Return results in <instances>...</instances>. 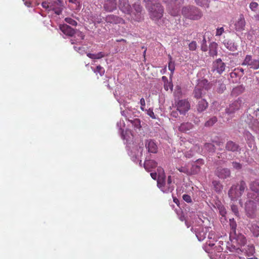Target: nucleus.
Listing matches in <instances>:
<instances>
[{"label":"nucleus","instance_id":"nucleus-1","mask_svg":"<svg viewBox=\"0 0 259 259\" xmlns=\"http://www.w3.org/2000/svg\"><path fill=\"white\" fill-rule=\"evenodd\" d=\"M117 126L120 131L121 137L126 144V149L131 159L135 163L139 162V164L141 165V157L142 155L143 148L138 146L136 143L133 142V136L131 131L127 130L124 131L122 130V127L125 126V123L123 120H120L117 122Z\"/></svg>","mask_w":259,"mask_h":259},{"label":"nucleus","instance_id":"nucleus-11","mask_svg":"<svg viewBox=\"0 0 259 259\" xmlns=\"http://www.w3.org/2000/svg\"><path fill=\"white\" fill-rule=\"evenodd\" d=\"M177 109L180 114H185L190 108V104L186 99L179 100L177 104Z\"/></svg>","mask_w":259,"mask_h":259},{"label":"nucleus","instance_id":"nucleus-37","mask_svg":"<svg viewBox=\"0 0 259 259\" xmlns=\"http://www.w3.org/2000/svg\"><path fill=\"white\" fill-rule=\"evenodd\" d=\"M215 87L219 93H222L226 90V85L221 80L217 81Z\"/></svg>","mask_w":259,"mask_h":259},{"label":"nucleus","instance_id":"nucleus-63","mask_svg":"<svg viewBox=\"0 0 259 259\" xmlns=\"http://www.w3.org/2000/svg\"><path fill=\"white\" fill-rule=\"evenodd\" d=\"M223 205L222 204V203H221V202L219 200H217L215 202V203H214V206L216 208H217L218 209H219L220 207H221L222 206H223Z\"/></svg>","mask_w":259,"mask_h":259},{"label":"nucleus","instance_id":"nucleus-47","mask_svg":"<svg viewBox=\"0 0 259 259\" xmlns=\"http://www.w3.org/2000/svg\"><path fill=\"white\" fill-rule=\"evenodd\" d=\"M93 70L95 73H99L101 76H102L105 73V69L100 65L97 67L96 69Z\"/></svg>","mask_w":259,"mask_h":259},{"label":"nucleus","instance_id":"nucleus-18","mask_svg":"<svg viewBox=\"0 0 259 259\" xmlns=\"http://www.w3.org/2000/svg\"><path fill=\"white\" fill-rule=\"evenodd\" d=\"M104 20L108 24H117L124 23V20L122 18L113 14L107 15Z\"/></svg>","mask_w":259,"mask_h":259},{"label":"nucleus","instance_id":"nucleus-40","mask_svg":"<svg viewBox=\"0 0 259 259\" xmlns=\"http://www.w3.org/2000/svg\"><path fill=\"white\" fill-rule=\"evenodd\" d=\"M215 147L212 143H205L203 147V150L209 153H213L215 151Z\"/></svg>","mask_w":259,"mask_h":259},{"label":"nucleus","instance_id":"nucleus-53","mask_svg":"<svg viewBox=\"0 0 259 259\" xmlns=\"http://www.w3.org/2000/svg\"><path fill=\"white\" fill-rule=\"evenodd\" d=\"M258 4L256 2H251L249 5L250 9L253 11H255L257 8Z\"/></svg>","mask_w":259,"mask_h":259},{"label":"nucleus","instance_id":"nucleus-42","mask_svg":"<svg viewBox=\"0 0 259 259\" xmlns=\"http://www.w3.org/2000/svg\"><path fill=\"white\" fill-rule=\"evenodd\" d=\"M244 136L246 140L249 143H252L254 141V137L248 131H245Z\"/></svg>","mask_w":259,"mask_h":259},{"label":"nucleus","instance_id":"nucleus-64","mask_svg":"<svg viewBox=\"0 0 259 259\" xmlns=\"http://www.w3.org/2000/svg\"><path fill=\"white\" fill-rule=\"evenodd\" d=\"M241 88L240 87H237V88H235L234 89H233V91H232V93L233 94H234L235 93H237L238 92H241L242 91H241Z\"/></svg>","mask_w":259,"mask_h":259},{"label":"nucleus","instance_id":"nucleus-28","mask_svg":"<svg viewBox=\"0 0 259 259\" xmlns=\"http://www.w3.org/2000/svg\"><path fill=\"white\" fill-rule=\"evenodd\" d=\"M193 127V124L191 122H184L181 124L179 127L180 132L186 133Z\"/></svg>","mask_w":259,"mask_h":259},{"label":"nucleus","instance_id":"nucleus-30","mask_svg":"<svg viewBox=\"0 0 259 259\" xmlns=\"http://www.w3.org/2000/svg\"><path fill=\"white\" fill-rule=\"evenodd\" d=\"M230 239L232 241H233V240H235L237 243L241 246H244L246 242V238L241 234L238 235L236 234L235 238H230Z\"/></svg>","mask_w":259,"mask_h":259},{"label":"nucleus","instance_id":"nucleus-56","mask_svg":"<svg viewBox=\"0 0 259 259\" xmlns=\"http://www.w3.org/2000/svg\"><path fill=\"white\" fill-rule=\"evenodd\" d=\"M219 210L220 214L223 216L225 217L226 214V210L224 205L222 206L218 209Z\"/></svg>","mask_w":259,"mask_h":259},{"label":"nucleus","instance_id":"nucleus-59","mask_svg":"<svg viewBox=\"0 0 259 259\" xmlns=\"http://www.w3.org/2000/svg\"><path fill=\"white\" fill-rule=\"evenodd\" d=\"M74 49L75 51H76L81 54H83L85 52L84 50L80 47H77V46H74Z\"/></svg>","mask_w":259,"mask_h":259},{"label":"nucleus","instance_id":"nucleus-23","mask_svg":"<svg viewBox=\"0 0 259 259\" xmlns=\"http://www.w3.org/2000/svg\"><path fill=\"white\" fill-rule=\"evenodd\" d=\"M73 38H71L70 41L72 44L80 43L84 39V35L83 33L80 31L75 30Z\"/></svg>","mask_w":259,"mask_h":259},{"label":"nucleus","instance_id":"nucleus-3","mask_svg":"<svg viewBox=\"0 0 259 259\" xmlns=\"http://www.w3.org/2000/svg\"><path fill=\"white\" fill-rule=\"evenodd\" d=\"M247 189L246 183L242 180L239 184L233 185L228 191V196L232 201L238 200Z\"/></svg>","mask_w":259,"mask_h":259},{"label":"nucleus","instance_id":"nucleus-31","mask_svg":"<svg viewBox=\"0 0 259 259\" xmlns=\"http://www.w3.org/2000/svg\"><path fill=\"white\" fill-rule=\"evenodd\" d=\"M208 107V103L204 99H201L198 102L197 105V111L199 112L204 111Z\"/></svg>","mask_w":259,"mask_h":259},{"label":"nucleus","instance_id":"nucleus-15","mask_svg":"<svg viewBox=\"0 0 259 259\" xmlns=\"http://www.w3.org/2000/svg\"><path fill=\"white\" fill-rule=\"evenodd\" d=\"M118 7L123 13L131 15V6L129 4L128 0H118Z\"/></svg>","mask_w":259,"mask_h":259},{"label":"nucleus","instance_id":"nucleus-32","mask_svg":"<svg viewBox=\"0 0 259 259\" xmlns=\"http://www.w3.org/2000/svg\"><path fill=\"white\" fill-rule=\"evenodd\" d=\"M247 197L248 200H252L255 203L259 204V192H248Z\"/></svg>","mask_w":259,"mask_h":259},{"label":"nucleus","instance_id":"nucleus-46","mask_svg":"<svg viewBox=\"0 0 259 259\" xmlns=\"http://www.w3.org/2000/svg\"><path fill=\"white\" fill-rule=\"evenodd\" d=\"M217 121V118L213 116L210 118L205 123V126L206 127L212 126Z\"/></svg>","mask_w":259,"mask_h":259},{"label":"nucleus","instance_id":"nucleus-41","mask_svg":"<svg viewBox=\"0 0 259 259\" xmlns=\"http://www.w3.org/2000/svg\"><path fill=\"white\" fill-rule=\"evenodd\" d=\"M177 169L180 172L184 173L188 176H190L189 166L185 165L184 166L177 167Z\"/></svg>","mask_w":259,"mask_h":259},{"label":"nucleus","instance_id":"nucleus-22","mask_svg":"<svg viewBox=\"0 0 259 259\" xmlns=\"http://www.w3.org/2000/svg\"><path fill=\"white\" fill-rule=\"evenodd\" d=\"M60 29L65 35L72 36L74 35L75 30L67 24H61Z\"/></svg>","mask_w":259,"mask_h":259},{"label":"nucleus","instance_id":"nucleus-19","mask_svg":"<svg viewBox=\"0 0 259 259\" xmlns=\"http://www.w3.org/2000/svg\"><path fill=\"white\" fill-rule=\"evenodd\" d=\"M150 156L146 155L144 166L145 169L148 171H151V169L157 166V163L153 160L150 159Z\"/></svg>","mask_w":259,"mask_h":259},{"label":"nucleus","instance_id":"nucleus-57","mask_svg":"<svg viewBox=\"0 0 259 259\" xmlns=\"http://www.w3.org/2000/svg\"><path fill=\"white\" fill-rule=\"evenodd\" d=\"M147 112V114L152 118L155 119L156 117L155 116L154 113L153 111V109H149L148 110H146Z\"/></svg>","mask_w":259,"mask_h":259},{"label":"nucleus","instance_id":"nucleus-21","mask_svg":"<svg viewBox=\"0 0 259 259\" xmlns=\"http://www.w3.org/2000/svg\"><path fill=\"white\" fill-rule=\"evenodd\" d=\"M235 29L237 31H241L244 30L245 21L242 15H240L235 24Z\"/></svg>","mask_w":259,"mask_h":259},{"label":"nucleus","instance_id":"nucleus-35","mask_svg":"<svg viewBox=\"0 0 259 259\" xmlns=\"http://www.w3.org/2000/svg\"><path fill=\"white\" fill-rule=\"evenodd\" d=\"M133 7L137 13V15H136V18L135 19L137 21H140L141 18L140 15L142 11V7L140 4L137 3L135 4Z\"/></svg>","mask_w":259,"mask_h":259},{"label":"nucleus","instance_id":"nucleus-55","mask_svg":"<svg viewBox=\"0 0 259 259\" xmlns=\"http://www.w3.org/2000/svg\"><path fill=\"white\" fill-rule=\"evenodd\" d=\"M183 199L187 203H191L192 202L191 196L188 194H184L183 195Z\"/></svg>","mask_w":259,"mask_h":259},{"label":"nucleus","instance_id":"nucleus-52","mask_svg":"<svg viewBox=\"0 0 259 259\" xmlns=\"http://www.w3.org/2000/svg\"><path fill=\"white\" fill-rule=\"evenodd\" d=\"M197 48V43L195 41H192L189 45V49L191 51H195Z\"/></svg>","mask_w":259,"mask_h":259},{"label":"nucleus","instance_id":"nucleus-51","mask_svg":"<svg viewBox=\"0 0 259 259\" xmlns=\"http://www.w3.org/2000/svg\"><path fill=\"white\" fill-rule=\"evenodd\" d=\"M65 21L66 23L72 25L73 26H76L77 25V22L71 18L67 17L65 19Z\"/></svg>","mask_w":259,"mask_h":259},{"label":"nucleus","instance_id":"nucleus-24","mask_svg":"<svg viewBox=\"0 0 259 259\" xmlns=\"http://www.w3.org/2000/svg\"><path fill=\"white\" fill-rule=\"evenodd\" d=\"M224 46L229 51L234 52L237 50V45L231 39H225L223 42Z\"/></svg>","mask_w":259,"mask_h":259},{"label":"nucleus","instance_id":"nucleus-9","mask_svg":"<svg viewBox=\"0 0 259 259\" xmlns=\"http://www.w3.org/2000/svg\"><path fill=\"white\" fill-rule=\"evenodd\" d=\"M242 65H245L250 69L257 70L259 68V60L254 59L251 55H247L243 60Z\"/></svg>","mask_w":259,"mask_h":259},{"label":"nucleus","instance_id":"nucleus-61","mask_svg":"<svg viewBox=\"0 0 259 259\" xmlns=\"http://www.w3.org/2000/svg\"><path fill=\"white\" fill-rule=\"evenodd\" d=\"M194 163L199 165L201 167L202 165H203L204 164V162L202 159H198L196 160Z\"/></svg>","mask_w":259,"mask_h":259},{"label":"nucleus","instance_id":"nucleus-2","mask_svg":"<svg viewBox=\"0 0 259 259\" xmlns=\"http://www.w3.org/2000/svg\"><path fill=\"white\" fill-rule=\"evenodd\" d=\"M150 18L157 21L163 16V8L158 0H144Z\"/></svg>","mask_w":259,"mask_h":259},{"label":"nucleus","instance_id":"nucleus-43","mask_svg":"<svg viewBox=\"0 0 259 259\" xmlns=\"http://www.w3.org/2000/svg\"><path fill=\"white\" fill-rule=\"evenodd\" d=\"M169 63H168V69L170 71L171 75L174 73L175 69V62L172 61L171 57L169 55Z\"/></svg>","mask_w":259,"mask_h":259},{"label":"nucleus","instance_id":"nucleus-14","mask_svg":"<svg viewBox=\"0 0 259 259\" xmlns=\"http://www.w3.org/2000/svg\"><path fill=\"white\" fill-rule=\"evenodd\" d=\"M215 175L219 178L225 180L231 177V171L230 169L228 168L219 167L215 171Z\"/></svg>","mask_w":259,"mask_h":259},{"label":"nucleus","instance_id":"nucleus-7","mask_svg":"<svg viewBox=\"0 0 259 259\" xmlns=\"http://www.w3.org/2000/svg\"><path fill=\"white\" fill-rule=\"evenodd\" d=\"M209 89L208 81L206 79L200 80L195 87L193 94L196 99H200L206 94V91Z\"/></svg>","mask_w":259,"mask_h":259},{"label":"nucleus","instance_id":"nucleus-48","mask_svg":"<svg viewBox=\"0 0 259 259\" xmlns=\"http://www.w3.org/2000/svg\"><path fill=\"white\" fill-rule=\"evenodd\" d=\"M231 208L232 211L234 213V214L237 216H239V212L238 211V206L236 205L232 204L231 205Z\"/></svg>","mask_w":259,"mask_h":259},{"label":"nucleus","instance_id":"nucleus-29","mask_svg":"<svg viewBox=\"0 0 259 259\" xmlns=\"http://www.w3.org/2000/svg\"><path fill=\"white\" fill-rule=\"evenodd\" d=\"M248 228L254 237H259V226L255 223H251Z\"/></svg>","mask_w":259,"mask_h":259},{"label":"nucleus","instance_id":"nucleus-25","mask_svg":"<svg viewBox=\"0 0 259 259\" xmlns=\"http://www.w3.org/2000/svg\"><path fill=\"white\" fill-rule=\"evenodd\" d=\"M225 148L227 150L233 152L239 151L241 150L240 146L232 141L227 142Z\"/></svg>","mask_w":259,"mask_h":259},{"label":"nucleus","instance_id":"nucleus-58","mask_svg":"<svg viewBox=\"0 0 259 259\" xmlns=\"http://www.w3.org/2000/svg\"><path fill=\"white\" fill-rule=\"evenodd\" d=\"M224 32V29L223 27L218 28L216 30L215 36H221Z\"/></svg>","mask_w":259,"mask_h":259},{"label":"nucleus","instance_id":"nucleus-44","mask_svg":"<svg viewBox=\"0 0 259 259\" xmlns=\"http://www.w3.org/2000/svg\"><path fill=\"white\" fill-rule=\"evenodd\" d=\"M195 1L196 4L199 6L205 8H208L209 6L208 0H195Z\"/></svg>","mask_w":259,"mask_h":259},{"label":"nucleus","instance_id":"nucleus-20","mask_svg":"<svg viewBox=\"0 0 259 259\" xmlns=\"http://www.w3.org/2000/svg\"><path fill=\"white\" fill-rule=\"evenodd\" d=\"M248 119L250 120L246 121L249 126L255 133L259 134V121L253 119V117L250 115H247Z\"/></svg>","mask_w":259,"mask_h":259},{"label":"nucleus","instance_id":"nucleus-36","mask_svg":"<svg viewBox=\"0 0 259 259\" xmlns=\"http://www.w3.org/2000/svg\"><path fill=\"white\" fill-rule=\"evenodd\" d=\"M212 184L214 190L217 193H220L222 192L223 189V186L219 181H213Z\"/></svg>","mask_w":259,"mask_h":259},{"label":"nucleus","instance_id":"nucleus-12","mask_svg":"<svg viewBox=\"0 0 259 259\" xmlns=\"http://www.w3.org/2000/svg\"><path fill=\"white\" fill-rule=\"evenodd\" d=\"M145 146L147 149L146 155L151 156V153H156L157 152V146L155 141L152 139H148L145 142Z\"/></svg>","mask_w":259,"mask_h":259},{"label":"nucleus","instance_id":"nucleus-27","mask_svg":"<svg viewBox=\"0 0 259 259\" xmlns=\"http://www.w3.org/2000/svg\"><path fill=\"white\" fill-rule=\"evenodd\" d=\"M209 54L212 57L217 56L218 54V44L216 42H212L209 45Z\"/></svg>","mask_w":259,"mask_h":259},{"label":"nucleus","instance_id":"nucleus-38","mask_svg":"<svg viewBox=\"0 0 259 259\" xmlns=\"http://www.w3.org/2000/svg\"><path fill=\"white\" fill-rule=\"evenodd\" d=\"M107 54H105L104 52H99L97 54H92V53H88L87 56L89 57L91 59H101L106 56H107Z\"/></svg>","mask_w":259,"mask_h":259},{"label":"nucleus","instance_id":"nucleus-45","mask_svg":"<svg viewBox=\"0 0 259 259\" xmlns=\"http://www.w3.org/2000/svg\"><path fill=\"white\" fill-rule=\"evenodd\" d=\"M181 151L184 153L185 157L187 158H190L192 157L194 155V150L192 149V148H191L190 150L186 152H183L184 149H183L182 148H181Z\"/></svg>","mask_w":259,"mask_h":259},{"label":"nucleus","instance_id":"nucleus-50","mask_svg":"<svg viewBox=\"0 0 259 259\" xmlns=\"http://www.w3.org/2000/svg\"><path fill=\"white\" fill-rule=\"evenodd\" d=\"M164 88L166 91H168V89H170L171 91L172 90L173 88V84L171 82H169L168 81H167L166 82H165L164 85Z\"/></svg>","mask_w":259,"mask_h":259},{"label":"nucleus","instance_id":"nucleus-49","mask_svg":"<svg viewBox=\"0 0 259 259\" xmlns=\"http://www.w3.org/2000/svg\"><path fill=\"white\" fill-rule=\"evenodd\" d=\"M129 121L133 124V125L136 128L140 127V120L139 119L136 118L134 120H129Z\"/></svg>","mask_w":259,"mask_h":259},{"label":"nucleus","instance_id":"nucleus-4","mask_svg":"<svg viewBox=\"0 0 259 259\" xmlns=\"http://www.w3.org/2000/svg\"><path fill=\"white\" fill-rule=\"evenodd\" d=\"M41 6L47 11H53L58 15L61 14L63 9V3L60 0H47L43 2Z\"/></svg>","mask_w":259,"mask_h":259},{"label":"nucleus","instance_id":"nucleus-13","mask_svg":"<svg viewBox=\"0 0 259 259\" xmlns=\"http://www.w3.org/2000/svg\"><path fill=\"white\" fill-rule=\"evenodd\" d=\"M226 64L221 59H218L212 63V71L221 74L225 70Z\"/></svg>","mask_w":259,"mask_h":259},{"label":"nucleus","instance_id":"nucleus-33","mask_svg":"<svg viewBox=\"0 0 259 259\" xmlns=\"http://www.w3.org/2000/svg\"><path fill=\"white\" fill-rule=\"evenodd\" d=\"M200 171V166L197 164H192L189 167L190 176L195 175L198 174Z\"/></svg>","mask_w":259,"mask_h":259},{"label":"nucleus","instance_id":"nucleus-34","mask_svg":"<svg viewBox=\"0 0 259 259\" xmlns=\"http://www.w3.org/2000/svg\"><path fill=\"white\" fill-rule=\"evenodd\" d=\"M244 247L243 248V250L245 251L248 256L253 255L255 252V249L253 245L249 244L247 246L244 245Z\"/></svg>","mask_w":259,"mask_h":259},{"label":"nucleus","instance_id":"nucleus-26","mask_svg":"<svg viewBox=\"0 0 259 259\" xmlns=\"http://www.w3.org/2000/svg\"><path fill=\"white\" fill-rule=\"evenodd\" d=\"M230 227L231 228L230 238H235L237 224L234 219H230Z\"/></svg>","mask_w":259,"mask_h":259},{"label":"nucleus","instance_id":"nucleus-16","mask_svg":"<svg viewBox=\"0 0 259 259\" xmlns=\"http://www.w3.org/2000/svg\"><path fill=\"white\" fill-rule=\"evenodd\" d=\"M103 7L105 11L112 12L117 9V1L116 0H105Z\"/></svg>","mask_w":259,"mask_h":259},{"label":"nucleus","instance_id":"nucleus-60","mask_svg":"<svg viewBox=\"0 0 259 259\" xmlns=\"http://www.w3.org/2000/svg\"><path fill=\"white\" fill-rule=\"evenodd\" d=\"M140 104L141 105V107H140V108L143 111H145V99L142 98L140 99Z\"/></svg>","mask_w":259,"mask_h":259},{"label":"nucleus","instance_id":"nucleus-8","mask_svg":"<svg viewBox=\"0 0 259 259\" xmlns=\"http://www.w3.org/2000/svg\"><path fill=\"white\" fill-rule=\"evenodd\" d=\"M245 214L250 219H254L256 217L257 210L256 204L252 200H247L244 204Z\"/></svg>","mask_w":259,"mask_h":259},{"label":"nucleus","instance_id":"nucleus-39","mask_svg":"<svg viewBox=\"0 0 259 259\" xmlns=\"http://www.w3.org/2000/svg\"><path fill=\"white\" fill-rule=\"evenodd\" d=\"M249 188L253 192H259V180L251 182Z\"/></svg>","mask_w":259,"mask_h":259},{"label":"nucleus","instance_id":"nucleus-17","mask_svg":"<svg viewBox=\"0 0 259 259\" xmlns=\"http://www.w3.org/2000/svg\"><path fill=\"white\" fill-rule=\"evenodd\" d=\"M209 230V228L199 226L198 228H195L194 232L198 240L199 241L203 240L206 235V233Z\"/></svg>","mask_w":259,"mask_h":259},{"label":"nucleus","instance_id":"nucleus-54","mask_svg":"<svg viewBox=\"0 0 259 259\" xmlns=\"http://www.w3.org/2000/svg\"><path fill=\"white\" fill-rule=\"evenodd\" d=\"M232 166L234 168L236 169H240L242 168V165L239 162L234 161L232 162Z\"/></svg>","mask_w":259,"mask_h":259},{"label":"nucleus","instance_id":"nucleus-6","mask_svg":"<svg viewBox=\"0 0 259 259\" xmlns=\"http://www.w3.org/2000/svg\"><path fill=\"white\" fill-rule=\"evenodd\" d=\"M158 169L159 170V177L157 180L158 187L164 193L171 192L174 188V185L171 183V176H168L167 182L166 183L168 186H167V188H165V186L162 185L163 180H164L163 178V169L162 168H158Z\"/></svg>","mask_w":259,"mask_h":259},{"label":"nucleus","instance_id":"nucleus-10","mask_svg":"<svg viewBox=\"0 0 259 259\" xmlns=\"http://www.w3.org/2000/svg\"><path fill=\"white\" fill-rule=\"evenodd\" d=\"M243 101L241 98H238L234 101L226 109V113L229 115H232L236 111L239 109L243 106Z\"/></svg>","mask_w":259,"mask_h":259},{"label":"nucleus","instance_id":"nucleus-5","mask_svg":"<svg viewBox=\"0 0 259 259\" xmlns=\"http://www.w3.org/2000/svg\"><path fill=\"white\" fill-rule=\"evenodd\" d=\"M182 15L186 18L191 20H198L201 18V12L195 6H187L183 8Z\"/></svg>","mask_w":259,"mask_h":259},{"label":"nucleus","instance_id":"nucleus-62","mask_svg":"<svg viewBox=\"0 0 259 259\" xmlns=\"http://www.w3.org/2000/svg\"><path fill=\"white\" fill-rule=\"evenodd\" d=\"M159 169V168H161L160 167H158L157 169ZM158 171L159 172V170L157 169ZM150 175L152 177V178L154 180H156L157 179H158V177H159V175L157 176V174L156 172H151L150 174Z\"/></svg>","mask_w":259,"mask_h":259}]
</instances>
